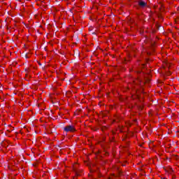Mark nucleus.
Masks as SVG:
<instances>
[{"label": "nucleus", "mask_w": 179, "mask_h": 179, "mask_svg": "<svg viewBox=\"0 0 179 179\" xmlns=\"http://www.w3.org/2000/svg\"><path fill=\"white\" fill-rule=\"evenodd\" d=\"M65 132H75L76 131V129H75V127L72 125H68L64 127Z\"/></svg>", "instance_id": "f257e3e1"}, {"label": "nucleus", "mask_w": 179, "mask_h": 179, "mask_svg": "<svg viewBox=\"0 0 179 179\" xmlns=\"http://www.w3.org/2000/svg\"><path fill=\"white\" fill-rule=\"evenodd\" d=\"M138 5L140 6H141L142 8L145 7V6L146 5V3L145 1H139L138 2Z\"/></svg>", "instance_id": "f03ea898"}, {"label": "nucleus", "mask_w": 179, "mask_h": 179, "mask_svg": "<svg viewBox=\"0 0 179 179\" xmlns=\"http://www.w3.org/2000/svg\"><path fill=\"white\" fill-rule=\"evenodd\" d=\"M115 176V175L113 174L110 176L109 179H114V177Z\"/></svg>", "instance_id": "7ed1b4c3"}, {"label": "nucleus", "mask_w": 179, "mask_h": 179, "mask_svg": "<svg viewBox=\"0 0 179 179\" xmlns=\"http://www.w3.org/2000/svg\"><path fill=\"white\" fill-rule=\"evenodd\" d=\"M130 86H131V84H129L128 87H130Z\"/></svg>", "instance_id": "20e7f679"}, {"label": "nucleus", "mask_w": 179, "mask_h": 179, "mask_svg": "<svg viewBox=\"0 0 179 179\" xmlns=\"http://www.w3.org/2000/svg\"><path fill=\"white\" fill-rule=\"evenodd\" d=\"M137 99H139V96L138 95H137Z\"/></svg>", "instance_id": "39448f33"}, {"label": "nucleus", "mask_w": 179, "mask_h": 179, "mask_svg": "<svg viewBox=\"0 0 179 179\" xmlns=\"http://www.w3.org/2000/svg\"><path fill=\"white\" fill-rule=\"evenodd\" d=\"M134 83H136V81H134Z\"/></svg>", "instance_id": "423d86ee"}, {"label": "nucleus", "mask_w": 179, "mask_h": 179, "mask_svg": "<svg viewBox=\"0 0 179 179\" xmlns=\"http://www.w3.org/2000/svg\"><path fill=\"white\" fill-rule=\"evenodd\" d=\"M132 97H133V99H135V98L134 97V96H132Z\"/></svg>", "instance_id": "0eeeda50"}]
</instances>
